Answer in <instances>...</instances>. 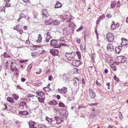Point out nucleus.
<instances>
[{
    "instance_id": "1",
    "label": "nucleus",
    "mask_w": 128,
    "mask_h": 128,
    "mask_svg": "<svg viewBox=\"0 0 128 128\" xmlns=\"http://www.w3.org/2000/svg\"><path fill=\"white\" fill-rule=\"evenodd\" d=\"M75 56V53L73 52H72L71 53L66 52L65 55V57L69 60L74 59Z\"/></svg>"
},
{
    "instance_id": "2",
    "label": "nucleus",
    "mask_w": 128,
    "mask_h": 128,
    "mask_svg": "<svg viewBox=\"0 0 128 128\" xmlns=\"http://www.w3.org/2000/svg\"><path fill=\"white\" fill-rule=\"evenodd\" d=\"M114 36L111 33H109L106 36V38L110 42H112L114 40Z\"/></svg>"
},
{
    "instance_id": "3",
    "label": "nucleus",
    "mask_w": 128,
    "mask_h": 128,
    "mask_svg": "<svg viewBox=\"0 0 128 128\" xmlns=\"http://www.w3.org/2000/svg\"><path fill=\"white\" fill-rule=\"evenodd\" d=\"M27 12V11L26 10H23L22 11L19 15V17L18 20L17 21L18 22L21 19V18H26V16H25V14H26Z\"/></svg>"
},
{
    "instance_id": "4",
    "label": "nucleus",
    "mask_w": 128,
    "mask_h": 128,
    "mask_svg": "<svg viewBox=\"0 0 128 128\" xmlns=\"http://www.w3.org/2000/svg\"><path fill=\"white\" fill-rule=\"evenodd\" d=\"M50 52L53 56H57L58 54V50L56 49H51Z\"/></svg>"
},
{
    "instance_id": "5",
    "label": "nucleus",
    "mask_w": 128,
    "mask_h": 128,
    "mask_svg": "<svg viewBox=\"0 0 128 128\" xmlns=\"http://www.w3.org/2000/svg\"><path fill=\"white\" fill-rule=\"evenodd\" d=\"M73 65L76 67L78 66L80 64V62L79 60H74L72 62Z\"/></svg>"
},
{
    "instance_id": "6",
    "label": "nucleus",
    "mask_w": 128,
    "mask_h": 128,
    "mask_svg": "<svg viewBox=\"0 0 128 128\" xmlns=\"http://www.w3.org/2000/svg\"><path fill=\"white\" fill-rule=\"evenodd\" d=\"M98 113L97 112H91L90 115L89 117L90 118H93L95 117H96V116L98 115Z\"/></svg>"
},
{
    "instance_id": "7",
    "label": "nucleus",
    "mask_w": 128,
    "mask_h": 128,
    "mask_svg": "<svg viewBox=\"0 0 128 128\" xmlns=\"http://www.w3.org/2000/svg\"><path fill=\"white\" fill-rule=\"evenodd\" d=\"M58 90L60 92L63 93H66L68 91L67 88L66 87H64L60 89L58 88Z\"/></svg>"
},
{
    "instance_id": "8",
    "label": "nucleus",
    "mask_w": 128,
    "mask_h": 128,
    "mask_svg": "<svg viewBox=\"0 0 128 128\" xmlns=\"http://www.w3.org/2000/svg\"><path fill=\"white\" fill-rule=\"evenodd\" d=\"M54 20L52 19H49L48 20H46L44 22L45 25H51L53 22Z\"/></svg>"
},
{
    "instance_id": "9",
    "label": "nucleus",
    "mask_w": 128,
    "mask_h": 128,
    "mask_svg": "<svg viewBox=\"0 0 128 128\" xmlns=\"http://www.w3.org/2000/svg\"><path fill=\"white\" fill-rule=\"evenodd\" d=\"M86 45L84 43H82L80 45V48L82 52H85L86 50Z\"/></svg>"
},
{
    "instance_id": "10",
    "label": "nucleus",
    "mask_w": 128,
    "mask_h": 128,
    "mask_svg": "<svg viewBox=\"0 0 128 128\" xmlns=\"http://www.w3.org/2000/svg\"><path fill=\"white\" fill-rule=\"evenodd\" d=\"M48 16V12L46 10H42V17L46 18Z\"/></svg>"
},
{
    "instance_id": "11",
    "label": "nucleus",
    "mask_w": 128,
    "mask_h": 128,
    "mask_svg": "<svg viewBox=\"0 0 128 128\" xmlns=\"http://www.w3.org/2000/svg\"><path fill=\"white\" fill-rule=\"evenodd\" d=\"M58 43L57 40H51L50 44L52 46H55L57 45Z\"/></svg>"
},
{
    "instance_id": "12",
    "label": "nucleus",
    "mask_w": 128,
    "mask_h": 128,
    "mask_svg": "<svg viewBox=\"0 0 128 128\" xmlns=\"http://www.w3.org/2000/svg\"><path fill=\"white\" fill-rule=\"evenodd\" d=\"M122 46H117L115 48V51L116 52L119 54L120 53L121 49H122Z\"/></svg>"
},
{
    "instance_id": "13",
    "label": "nucleus",
    "mask_w": 128,
    "mask_h": 128,
    "mask_svg": "<svg viewBox=\"0 0 128 128\" xmlns=\"http://www.w3.org/2000/svg\"><path fill=\"white\" fill-rule=\"evenodd\" d=\"M107 49L109 51H112L114 49V47L113 46L110 44H109L107 47Z\"/></svg>"
},
{
    "instance_id": "14",
    "label": "nucleus",
    "mask_w": 128,
    "mask_h": 128,
    "mask_svg": "<svg viewBox=\"0 0 128 128\" xmlns=\"http://www.w3.org/2000/svg\"><path fill=\"white\" fill-rule=\"evenodd\" d=\"M104 18L105 15L104 14H103L102 16H100L98 20L96 21V24L98 25L99 24L100 20Z\"/></svg>"
},
{
    "instance_id": "15",
    "label": "nucleus",
    "mask_w": 128,
    "mask_h": 128,
    "mask_svg": "<svg viewBox=\"0 0 128 128\" xmlns=\"http://www.w3.org/2000/svg\"><path fill=\"white\" fill-rule=\"evenodd\" d=\"M62 6V5L61 3H60L59 1H57L54 7L56 8H58L61 7Z\"/></svg>"
},
{
    "instance_id": "16",
    "label": "nucleus",
    "mask_w": 128,
    "mask_h": 128,
    "mask_svg": "<svg viewBox=\"0 0 128 128\" xmlns=\"http://www.w3.org/2000/svg\"><path fill=\"white\" fill-rule=\"evenodd\" d=\"M19 113L20 114L24 116H26L28 114V112L26 111H20L19 112Z\"/></svg>"
},
{
    "instance_id": "17",
    "label": "nucleus",
    "mask_w": 128,
    "mask_h": 128,
    "mask_svg": "<svg viewBox=\"0 0 128 128\" xmlns=\"http://www.w3.org/2000/svg\"><path fill=\"white\" fill-rule=\"evenodd\" d=\"M48 104L50 105H56L57 104V103L54 100H52L48 102Z\"/></svg>"
},
{
    "instance_id": "18",
    "label": "nucleus",
    "mask_w": 128,
    "mask_h": 128,
    "mask_svg": "<svg viewBox=\"0 0 128 128\" xmlns=\"http://www.w3.org/2000/svg\"><path fill=\"white\" fill-rule=\"evenodd\" d=\"M36 94L38 96H39L41 97H43L44 94L42 92H36Z\"/></svg>"
},
{
    "instance_id": "19",
    "label": "nucleus",
    "mask_w": 128,
    "mask_h": 128,
    "mask_svg": "<svg viewBox=\"0 0 128 128\" xmlns=\"http://www.w3.org/2000/svg\"><path fill=\"white\" fill-rule=\"evenodd\" d=\"M116 24L114 21H112V24L111 26V29L112 30H114L116 29Z\"/></svg>"
},
{
    "instance_id": "20",
    "label": "nucleus",
    "mask_w": 128,
    "mask_h": 128,
    "mask_svg": "<svg viewBox=\"0 0 128 128\" xmlns=\"http://www.w3.org/2000/svg\"><path fill=\"white\" fill-rule=\"evenodd\" d=\"M7 101L10 102L14 103V102L13 99L12 98L10 97H8L7 98Z\"/></svg>"
},
{
    "instance_id": "21",
    "label": "nucleus",
    "mask_w": 128,
    "mask_h": 128,
    "mask_svg": "<svg viewBox=\"0 0 128 128\" xmlns=\"http://www.w3.org/2000/svg\"><path fill=\"white\" fill-rule=\"evenodd\" d=\"M26 106V102L21 101L20 102V104L19 105L20 107L23 106V108H24V105Z\"/></svg>"
},
{
    "instance_id": "22",
    "label": "nucleus",
    "mask_w": 128,
    "mask_h": 128,
    "mask_svg": "<svg viewBox=\"0 0 128 128\" xmlns=\"http://www.w3.org/2000/svg\"><path fill=\"white\" fill-rule=\"evenodd\" d=\"M122 56H118L117 57V60L118 62V64H117L118 65L120 63H121L122 62H120L122 61Z\"/></svg>"
},
{
    "instance_id": "23",
    "label": "nucleus",
    "mask_w": 128,
    "mask_h": 128,
    "mask_svg": "<svg viewBox=\"0 0 128 128\" xmlns=\"http://www.w3.org/2000/svg\"><path fill=\"white\" fill-rule=\"evenodd\" d=\"M90 97L92 99H94L95 98L96 94L95 92H92L90 93Z\"/></svg>"
},
{
    "instance_id": "24",
    "label": "nucleus",
    "mask_w": 128,
    "mask_h": 128,
    "mask_svg": "<svg viewBox=\"0 0 128 128\" xmlns=\"http://www.w3.org/2000/svg\"><path fill=\"white\" fill-rule=\"evenodd\" d=\"M42 37L41 34H38V39L36 41V42L39 43H40L42 41Z\"/></svg>"
},
{
    "instance_id": "25",
    "label": "nucleus",
    "mask_w": 128,
    "mask_h": 128,
    "mask_svg": "<svg viewBox=\"0 0 128 128\" xmlns=\"http://www.w3.org/2000/svg\"><path fill=\"white\" fill-rule=\"evenodd\" d=\"M92 60L93 62H95L94 59L96 58V54L94 52H93L92 53Z\"/></svg>"
},
{
    "instance_id": "26",
    "label": "nucleus",
    "mask_w": 128,
    "mask_h": 128,
    "mask_svg": "<svg viewBox=\"0 0 128 128\" xmlns=\"http://www.w3.org/2000/svg\"><path fill=\"white\" fill-rule=\"evenodd\" d=\"M61 45H62V46H66V44L64 43H61L60 44L57 45L56 46H55L54 48H59L61 46Z\"/></svg>"
},
{
    "instance_id": "27",
    "label": "nucleus",
    "mask_w": 128,
    "mask_h": 128,
    "mask_svg": "<svg viewBox=\"0 0 128 128\" xmlns=\"http://www.w3.org/2000/svg\"><path fill=\"white\" fill-rule=\"evenodd\" d=\"M45 98L44 97L42 98L38 97V99L39 100V102H44V100Z\"/></svg>"
},
{
    "instance_id": "28",
    "label": "nucleus",
    "mask_w": 128,
    "mask_h": 128,
    "mask_svg": "<svg viewBox=\"0 0 128 128\" xmlns=\"http://www.w3.org/2000/svg\"><path fill=\"white\" fill-rule=\"evenodd\" d=\"M116 4V2H112L111 4V8H113L115 6Z\"/></svg>"
},
{
    "instance_id": "29",
    "label": "nucleus",
    "mask_w": 128,
    "mask_h": 128,
    "mask_svg": "<svg viewBox=\"0 0 128 128\" xmlns=\"http://www.w3.org/2000/svg\"><path fill=\"white\" fill-rule=\"evenodd\" d=\"M12 97L14 99L17 100L18 98V96L16 94H14L12 95Z\"/></svg>"
},
{
    "instance_id": "30",
    "label": "nucleus",
    "mask_w": 128,
    "mask_h": 128,
    "mask_svg": "<svg viewBox=\"0 0 128 128\" xmlns=\"http://www.w3.org/2000/svg\"><path fill=\"white\" fill-rule=\"evenodd\" d=\"M62 118H66L68 116L66 114V112H65L64 113H63L62 114Z\"/></svg>"
},
{
    "instance_id": "31",
    "label": "nucleus",
    "mask_w": 128,
    "mask_h": 128,
    "mask_svg": "<svg viewBox=\"0 0 128 128\" xmlns=\"http://www.w3.org/2000/svg\"><path fill=\"white\" fill-rule=\"evenodd\" d=\"M46 119L48 122H51L52 121V118H50L46 116Z\"/></svg>"
},
{
    "instance_id": "32",
    "label": "nucleus",
    "mask_w": 128,
    "mask_h": 128,
    "mask_svg": "<svg viewBox=\"0 0 128 128\" xmlns=\"http://www.w3.org/2000/svg\"><path fill=\"white\" fill-rule=\"evenodd\" d=\"M122 61L120 62H122L121 63H123L126 62V58L124 56H122Z\"/></svg>"
},
{
    "instance_id": "33",
    "label": "nucleus",
    "mask_w": 128,
    "mask_h": 128,
    "mask_svg": "<svg viewBox=\"0 0 128 128\" xmlns=\"http://www.w3.org/2000/svg\"><path fill=\"white\" fill-rule=\"evenodd\" d=\"M76 54L78 55V57L79 59H80L81 57V56L80 54V52H79L76 51Z\"/></svg>"
},
{
    "instance_id": "34",
    "label": "nucleus",
    "mask_w": 128,
    "mask_h": 128,
    "mask_svg": "<svg viewBox=\"0 0 128 128\" xmlns=\"http://www.w3.org/2000/svg\"><path fill=\"white\" fill-rule=\"evenodd\" d=\"M18 26H17V31H20V30H22V26L19 24H18Z\"/></svg>"
},
{
    "instance_id": "35",
    "label": "nucleus",
    "mask_w": 128,
    "mask_h": 128,
    "mask_svg": "<svg viewBox=\"0 0 128 128\" xmlns=\"http://www.w3.org/2000/svg\"><path fill=\"white\" fill-rule=\"evenodd\" d=\"M59 24V22L57 20H55L54 22V25L55 26Z\"/></svg>"
},
{
    "instance_id": "36",
    "label": "nucleus",
    "mask_w": 128,
    "mask_h": 128,
    "mask_svg": "<svg viewBox=\"0 0 128 128\" xmlns=\"http://www.w3.org/2000/svg\"><path fill=\"white\" fill-rule=\"evenodd\" d=\"M38 52H36V53H38V54H41L45 52V51L44 50H42L41 51L40 50V51L38 50Z\"/></svg>"
},
{
    "instance_id": "37",
    "label": "nucleus",
    "mask_w": 128,
    "mask_h": 128,
    "mask_svg": "<svg viewBox=\"0 0 128 128\" xmlns=\"http://www.w3.org/2000/svg\"><path fill=\"white\" fill-rule=\"evenodd\" d=\"M3 56L4 58H8L9 57V56L7 54L6 52H5L3 54H2L1 55Z\"/></svg>"
},
{
    "instance_id": "38",
    "label": "nucleus",
    "mask_w": 128,
    "mask_h": 128,
    "mask_svg": "<svg viewBox=\"0 0 128 128\" xmlns=\"http://www.w3.org/2000/svg\"><path fill=\"white\" fill-rule=\"evenodd\" d=\"M62 121V120L60 118L58 120V121L56 122V123L58 124H60L61 123V122Z\"/></svg>"
},
{
    "instance_id": "39",
    "label": "nucleus",
    "mask_w": 128,
    "mask_h": 128,
    "mask_svg": "<svg viewBox=\"0 0 128 128\" xmlns=\"http://www.w3.org/2000/svg\"><path fill=\"white\" fill-rule=\"evenodd\" d=\"M59 104L60 107H64L65 106L64 104L62 102H60Z\"/></svg>"
},
{
    "instance_id": "40",
    "label": "nucleus",
    "mask_w": 128,
    "mask_h": 128,
    "mask_svg": "<svg viewBox=\"0 0 128 128\" xmlns=\"http://www.w3.org/2000/svg\"><path fill=\"white\" fill-rule=\"evenodd\" d=\"M32 64H30V65L28 66V67L27 68V70L28 71H29L30 70L31 68L32 67Z\"/></svg>"
},
{
    "instance_id": "41",
    "label": "nucleus",
    "mask_w": 128,
    "mask_h": 128,
    "mask_svg": "<svg viewBox=\"0 0 128 128\" xmlns=\"http://www.w3.org/2000/svg\"><path fill=\"white\" fill-rule=\"evenodd\" d=\"M50 89L49 87L48 86H47L46 87H44L43 88V90L46 92H47L49 90H45V89Z\"/></svg>"
},
{
    "instance_id": "42",
    "label": "nucleus",
    "mask_w": 128,
    "mask_h": 128,
    "mask_svg": "<svg viewBox=\"0 0 128 128\" xmlns=\"http://www.w3.org/2000/svg\"><path fill=\"white\" fill-rule=\"evenodd\" d=\"M119 118L120 119H122V114L121 113L119 112Z\"/></svg>"
},
{
    "instance_id": "43",
    "label": "nucleus",
    "mask_w": 128,
    "mask_h": 128,
    "mask_svg": "<svg viewBox=\"0 0 128 128\" xmlns=\"http://www.w3.org/2000/svg\"><path fill=\"white\" fill-rule=\"evenodd\" d=\"M83 29V27L82 26H80L79 28H78V29H77L76 30V31L77 32H78L81 30H82Z\"/></svg>"
},
{
    "instance_id": "44",
    "label": "nucleus",
    "mask_w": 128,
    "mask_h": 128,
    "mask_svg": "<svg viewBox=\"0 0 128 128\" xmlns=\"http://www.w3.org/2000/svg\"><path fill=\"white\" fill-rule=\"evenodd\" d=\"M121 6V4L120 2L119 1H118L117 4V8Z\"/></svg>"
},
{
    "instance_id": "45",
    "label": "nucleus",
    "mask_w": 128,
    "mask_h": 128,
    "mask_svg": "<svg viewBox=\"0 0 128 128\" xmlns=\"http://www.w3.org/2000/svg\"><path fill=\"white\" fill-rule=\"evenodd\" d=\"M10 69L11 70H15V69L14 68H12V66H13V67H14V68L15 66H14V65H10Z\"/></svg>"
},
{
    "instance_id": "46",
    "label": "nucleus",
    "mask_w": 128,
    "mask_h": 128,
    "mask_svg": "<svg viewBox=\"0 0 128 128\" xmlns=\"http://www.w3.org/2000/svg\"><path fill=\"white\" fill-rule=\"evenodd\" d=\"M97 26V25H96V27L95 28V32L96 34V36H98V32H97V29L96 28V27Z\"/></svg>"
},
{
    "instance_id": "47",
    "label": "nucleus",
    "mask_w": 128,
    "mask_h": 128,
    "mask_svg": "<svg viewBox=\"0 0 128 128\" xmlns=\"http://www.w3.org/2000/svg\"><path fill=\"white\" fill-rule=\"evenodd\" d=\"M114 79L117 82H118L119 81V80L118 78H117L116 76H115L114 77Z\"/></svg>"
},
{
    "instance_id": "48",
    "label": "nucleus",
    "mask_w": 128,
    "mask_h": 128,
    "mask_svg": "<svg viewBox=\"0 0 128 128\" xmlns=\"http://www.w3.org/2000/svg\"><path fill=\"white\" fill-rule=\"evenodd\" d=\"M48 80L49 81H51L52 80V76H48Z\"/></svg>"
},
{
    "instance_id": "49",
    "label": "nucleus",
    "mask_w": 128,
    "mask_h": 128,
    "mask_svg": "<svg viewBox=\"0 0 128 128\" xmlns=\"http://www.w3.org/2000/svg\"><path fill=\"white\" fill-rule=\"evenodd\" d=\"M98 104V103H95V104H93V103H92V104H90V106H96V105H97Z\"/></svg>"
},
{
    "instance_id": "50",
    "label": "nucleus",
    "mask_w": 128,
    "mask_h": 128,
    "mask_svg": "<svg viewBox=\"0 0 128 128\" xmlns=\"http://www.w3.org/2000/svg\"><path fill=\"white\" fill-rule=\"evenodd\" d=\"M26 80V79L24 78H21V81L22 82H25Z\"/></svg>"
},
{
    "instance_id": "51",
    "label": "nucleus",
    "mask_w": 128,
    "mask_h": 128,
    "mask_svg": "<svg viewBox=\"0 0 128 128\" xmlns=\"http://www.w3.org/2000/svg\"><path fill=\"white\" fill-rule=\"evenodd\" d=\"M81 40L80 38H79L78 39L76 40V42L79 44H80V42Z\"/></svg>"
},
{
    "instance_id": "52",
    "label": "nucleus",
    "mask_w": 128,
    "mask_h": 128,
    "mask_svg": "<svg viewBox=\"0 0 128 128\" xmlns=\"http://www.w3.org/2000/svg\"><path fill=\"white\" fill-rule=\"evenodd\" d=\"M10 4H6L5 5V6L6 7H10Z\"/></svg>"
},
{
    "instance_id": "53",
    "label": "nucleus",
    "mask_w": 128,
    "mask_h": 128,
    "mask_svg": "<svg viewBox=\"0 0 128 128\" xmlns=\"http://www.w3.org/2000/svg\"><path fill=\"white\" fill-rule=\"evenodd\" d=\"M51 38V37H49L48 39H46L45 40L46 41V42H49V40L50 38Z\"/></svg>"
},
{
    "instance_id": "54",
    "label": "nucleus",
    "mask_w": 128,
    "mask_h": 128,
    "mask_svg": "<svg viewBox=\"0 0 128 128\" xmlns=\"http://www.w3.org/2000/svg\"><path fill=\"white\" fill-rule=\"evenodd\" d=\"M41 128H47L46 126H45L43 124H42L41 125Z\"/></svg>"
},
{
    "instance_id": "55",
    "label": "nucleus",
    "mask_w": 128,
    "mask_h": 128,
    "mask_svg": "<svg viewBox=\"0 0 128 128\" xmlns=\"http://www.w3.org/2000/svg\"><path fill=\"white\" fill-rule=\"evenodd\" d=\"M56 98L57 99L59 100L60 98V96L58 95H57L56 96Z\"/></svg>"
},
{
    "instance_id": "56",
    "label": "nucleus",
    "mask_w": 128,
    "mask_h": 128,
    "mask_svg": "<svg viewBox=\"0 0 128 128\" xmlns=\"http://www.w3.org/2000/svg\"><path fill=\"white\" fill-rule=\"evenodd\" d=\"M18 25H17L16 26H15L14 27V29L15 30H16L17 31L18 30V28H17V26H18Z\"/></svg>"
},
{
    "instance_id": "57",
    "label": "nucleus",
    "mask_w": 128,
    "mask_h": 128,
    "mask_svg": "<svg viewBox=\"0 0 128 128\" xmlns=\"http://www.w3.org/2000/svg\"><path fill=\"white\" fill-rule=\"evenodd\" d=\"M106 16L108 18H110V17H112V16H111V15L109 14H108Z\"/></svg>"
},
{
    "instance_id": "58",
    "label": "nucleus",
    "mask_w": 128,
    "mask_h": 128,
    "mask_svg": "<svg viewBox=\"0 0 128 128\" xmlns=\"http://www.w3.org/2000/svg\"><path fill=\"white\" fill-rule=\"evenodd\" d=\"M116 24V28H117L119 26V24L118 23H117Z\"/></svg>"
},
{
    "instance_id": "59",
    "label": "nucleus",
    "mask_w": 128,
    "mask_h": 128,
    "mask_svg": "<svg viewBox=\"0 0 128 128\" xmlns=\"http://www.w3.org/2000/svg\"><path fill=\"white\" fill-rule=\"evenodd\" d=\"M42 84V82H41V83L40 82L39 84L36 83L35 84V86H40V85Z\"/></svg>"
},
{
    "instance_id": "60",
    "label": "nucleus",
    "mask_w": 128,
    "mask_h": 128,
    "mask_svg": "<svg viewBox=\"0 0 128 128\" xmlns=\"http://www.w3.org/2000/svg\"><path fill=\"white\" fill-rule=\"evenodd\" d=\"M108 72V70L107 68H105L104 70V73L106 74Z\"/></svg>"
},
{
    "instance_id": "61",
    "label": "nucleus",
    "mask_w": 128,
    "mask_h": 128,
    "mask_svg": "<svg viewBox=\"0 0 128 128\" xmlns=\"http://www.w3.org/2000/svg\"><path fill=\"white\" fill-rule=\"evenodd\" d=\"M96 84L97 85L99 86H100L101 84L99 83L97 80L96 81Z\"/></svg>"
},
{
    "instance_id": "62",
    "label": "nucleus",
    "mask_w": 128,
    "mask_h": 128,
    "mask_svg": "<svg viewBox=\"0 0 128 128\" xmlns=\"http://www.w3.org/2000/svg\"><path fill=\"white\" fill-rule=\"evenodd\" d=\"M89 91L90 92V93L92 92H94L93 91V90L91 88H90L89 89Z\"/></svg>"
},
{
    "instance_id": "63",
    "label": "nucleus",
    "mask_w": 128,
    "mask_h": 128,
    "mask_svg": "<svg viewBox=\"0 0 128 128\" xmlns=\"http://www.w3.org/2000/svg\"><path fill=\"white\" fill-rule=\"evenodd\" d=\"M60 118H59L58 117H54V118L55 119V120H56V122L58 121V120Z\"/></svg>"
},
{
    "instance_id": "64",
    "label": "nucleus",
    "mask_w": 128,
    "mask_h": 128,
    "mask_svg": "<svg viewBox=\"0 0 128 128\" xmlns=\"http://www.w3.org/2000/svg\"><path fill=\"white\" fill-rule=\"evenodd\" d=\"M26 43L28 44V45H29L30 44V42L29 40H27L26 41Z\"/></svg>"
}]
</instances>
